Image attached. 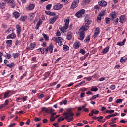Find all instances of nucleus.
Returning <instances> with one entry per match:
<instances>
[{
  "instance_id": "12",
  "label": "nucleus",
  "mask_w": 127,
  "mask_h": 127,
  "mask_svg": "<svg viewBox=\"0 0 127 127\" xmlns=\"http://www.w3.org/2000/svg\"><path fill=\"white\" fill-rule=\"evenodd\" d=\"M100 33V28H96L95 32H94V38H96L98 36V34H99Z\"/></svg>"
},
{
  "instance_id": "20",
  "label": "nucleus",
  "mask_w": 127,
  "mask_h": 127,
  "mask_svg": "<svg viewBox=\"0 0 127 127\" xmlns=\"http://www.w3.org/2000/svg\"><path fill=\"white\" fill-rule=\"evenodd\" d=\"M110 15L111 16V20L112 21H114V19L117 18V13L115 12H113Z\"/></svg>"
},
{
  "instance_id": "33",
  "label": "nucleus",
  "mask_w": 127,
  "mask_h": 127,
  "mask_svg": "<svg viewBox=\"0 0 127 127\" xmlns=\"http://www.w3.org/2000/svg\"><path fill=\"white\" fill-rule=\"evenodd\" d=\"M105 22L107 24H109L111 23V18L106 17L105 18Z\"/></svg>"
},
{
  "instance_id": "8",
  "label": "nucleus",
  "mask_w": 127,
  "mask_h": 127,
  "mask_svg": "<svg viewBox=\"0 0 127 127\" xmlns=\"http://www.w3.org/2000/svg\"><path fill=\"white\" fill-rule=\"evenodd\" d=\"M89 29V27L86 24H83L82 26L80 28V30H82V31H86Z\"/></svg>"
},
{
  "instance_id": "37",
  "label": "nucleus",
  "mask_w": 127,
  "mask_h": 127,
  "mask_svg": "<svg viewBox=\"0 0 127 127\" xmlns=\"http://www.w3.org/2000/svg\"><path fill=\"white\" fill-rule=\"evenodd\" d=\"M52 6V4H48L46 6V9L47 10H50V9H51V7Z\"/></svg>"
},
{
  "instance_id": "19",
  "label": "nucleus",
  "mask_w": 127,
  "mask_h": 127,
  "mask_svg": "<svg viewBox=\"0 0 127 127\" xmlns=\"http://www.w3.org/2000/svg\"><path fill=\"white\" fill-rule=\"evenodd\" d=\"M56 19H57V17H54L51 18L49 21L50 24H53V23H54V22H55V21H56Z\"/></svg>"
},
{
  "instance_id": "2",
  "label": "nucleus",
  "mask_w": 127,
  "mask_h": 127,
  "mask_svg": "<svg viewBox=\"0 0 127 127\" xmlns=\"http://www.w3.org/2000/svg\"><path fill=\"white\" fill-rule=\"evenodd\" d=\"M69 23H70V20L69 19H66L65 20V25L64 27H62L60 28L61 31H62L64 33L66 32V30H67V29H68L69 27Z\"/></svg>"
},
{
  "instance_id": "58",
  "label": "nucleus",
  "mask_w": 127,
  "mask_h": 127,
  "mask_svg": "<svg viewBox=\"0 0 127 127\" xmlns=\"http://www.w3.org/2000/svg\"><path fill=\"white\" fill-rule=\"evenodd\" d=\"M110 89L111 90H115V89H116V86L113 85H111V87H110Z\"/></svg>"
},
{
  "instance_id": "48",
  "label": "nucleus",
  "mask_w": 127,
  "mask_h": 127,
  "mask_svg": "<svg viewBox=\"0 0 127 127\" xmlns=\"http://www.w3.org/2000/svg\"><path fill=\"white\" fill-rule=\"evenodd\" d=\"M12 29V28H9V29L6 31V33H7V34H8V33H10V31H11Z\"/></svg>"
},
{
  "instance_id": "54",
  "label": "nucleus",
  "mask_w": 127,
  "mask_h": 127,
  "mask_svg": "<svg viewBox=\"0 0 127 127\" xmlns=\"http://www.w3.org/2000/svg\"><path fill=\"white\" fill-rule=\"evenodd\" d=\"M20 20H21V21H25V17L22 16L20 18Z\"/></svg>"
},
{
  "instance_id": "40",
  "label": "nucleus",
  "mask_w": 127,
  "mask_h": 127,
  "mask_svg": "<svg viewBox=\"0 0 127 127\" xmlns=\"http://www.w3.org/2000/svg\"><path fill=\"white\" fill-rule=\"evenodd\" d=\"M90 39H91V37H90V35H88L85 39L84 41H86V42H88V41H90Z\"/></svg>"
},
{
  "instance_id": "62",
  "label": "nucleus",
  "mask_w": 127,
  "mask_h": 127,
  "mask_svg": "<svg viewBox=\"0 0 127 127\" xmlns=\"http://www.w3.org/2000/svg\"><path fill=\"white\" fill-rule=\"evenodd\" d=\"M83 123H77L76 124V126H78V127H82V126H83Z\"/></svg>"
},
{
  "instance_id": "51",
  "label": "nucleus",
  "mask_w": 127,
  "mask_h": 127,
  "mask_svg": "<svg viewBox=\"0 0 127 127\" xmlns=\"http://www.w3.org/2000/svg\"><path fill=\"white\" fill-rule=\"evenodd\" d=\"M19 55V54L18 53L13 54V57L14 58H17Z\"/></svg>"
},
{
  "instance_id": "29",
  "label": "nucleus",
  "mask_w": 127,
  "mask_h": 127,
  "mask_svg": "<svg viewBox=\"0 0 127 127\" xmlns=\"http://www.w3.org/2000/svg\"><path fill=\"white\" fill-rule=\"evenodd\" d=\"M109 49H110V47L107 46L104 49L102 53H107L108 51H109Z\"/></svg>"
},
{
  "instance_id": "28",
  "label": "nucleus",
  "mask_w": 127,
  "mask_h": 127,
  "mask_svg": "<svg viewBox=\"0 0 127 127\" xmlns=\"http://www.w3.org/2000/svg\"><path fill=\"white\" fill-rule=\"evenodd\" d=\"M45 13L46 14H47V15H51V16H53V15H56V14H55V13H53L50 11H45Z\"/></svg>"
},
{
  "instance_id": "36",
  "label": "nucleus",
  "mask_w": 127,
  "mask_h": 127,
  "mask_svg": "<svg viewBox=\"0 0 127 127\" xmlns=\"http://www.w3.org/2000/svg\"><path fill=\"white\" fill-rule=\"evenodd\" d=\"M104 117L102 116H100L99 117H96V116H94L92 117V119H93L94 120H97V119H103Z\"/></svg>"
},
{
  "instance_id": "6",
  "label": "nucleus",
  "mask_w": 127,
  "mask_h": 127,
  "mask_svg": "<svg viewBox=\"0 0 127 127\" xmlns=\"http://www.w3.org/2000/svg\"><path fill=\"white\" fill-rule=\"evenodd\" d=\"M34 47H35V43H31L30 45L27 46V48L29 50H33Z\"/></svg>"
},
{
  "instance_id": "10",
  "label": "nucleus",
  "mask_w": 127,
  "mask_h": 127,
  "mask_svg": "<svg viewBox=\"0 0 127 127\" xmlns=\"http://www.w3.org/2000/svg\"><path fill=\"white\" fill-rule=\"evenodd\" d=\"M15 37H16V35L14 33H12L7 36V39H10V38H11L13 39V38H15Z\"/></svg>"
},
{
  "instance_id": "42",
  "label": "nucleus",
  "mask_w": 127,
  "mask_h": 127,
  "mask_svg": "<svg viewBox=\"0 0 127 127\" xmlns=\"http://www.w3.org/2000/svg\"><path fill=\"white\" fill-rule=\"evenodd\" d=\"M98 89L97 87H94V88H92L91 89V91H92V92H97V91H98Z\"/></svg>"
},
{
  "instance_id": "4",
  "label": "nucleus",
  "mask_w": 127,
  "mask_h": 127,
  "mask_svg": "<svg viewBox=\"0 0 127 127\" xmlns=\"http://www.w3.org/2000/svg\"><path fill=\"white\" fill-rule=\"evenodd\" d=\"M106 15V11H102L100 12L99 14V17H97V20H100L102 19V17Z\"/></svg>"
},
{
  "instance_id": "64",
  "label": "nucleus",
  "mask_w": 127,
  "mask_h": 127,
  "mask_svg": "<svg viewBox=\"0 0 127 127\" xmlns=\"http://www.w3.org/2000/svg\"><path fill=\"white\" fill-rule=\"evenodd\" d=\"M15 125H16V123H13V124L10 125L9 126V127H14V126H15Z\"/></svg>"
},
{
  "instance_id": "22",
  "label": "nucleus",
  "mask_w": 127,
  "mask_h": 127,
  "mask_svg": "<svg viewBox=\"0 0 127 127\" xmlns=\"http://www.w3.org/2000/svg\"><path fill=\"white\" fill-rule=\"evenodd\" d=\"M120 22L121 23H123V21H125L126 20V16L125 15H121L120 17Z\"/></svg>"
},
{
  "instance_id": "45",
  "label": "nucleus",
  "mask_w": 127,
  "mask_h": 127,
  "mask_svg": "<svg viewBox=\"0 0 127 127\" xmlns=\"http://www.w3.org/2000/svg\"><path fill=\"white\" fill-rule=\"evenodd\" d=\"M122 99H117L116 101V103H117V104H120V103H122Z\"/></svg>"
},
{
  "instance_id": "14",
  "label": "nucleus",
  "mask_w": 127,
  "mask_h": 127,
  "mask_svg": "<svg viewBox=\"0 0 127 127\" xmlns=\"http://www.w3.org/2000/svg\"><path fill=\"white\" fill-rule=\"evenodd\" d=\"M35 7V5L33 4H31L29 5V6L26 7L27 10H32L34 9V7Z\"/></svg>"
},
{
  "instance_id": "17",
  "label": "nucleus",
  "mask_w": 127,
  "mask_h": 127,
  "mask_svg": "<svg viewBox=\"0 0 127 127\" xmlns=\"http://www.w3.org/2000/svg\"><path fill=\"white\" fill-rule=\"evenodd\" d=\"M49 51L50 53H52L53 51V45L52 44H50L49 46L48 47V52Z\"/></svg>"
},
{
  "instance_id": "52",
  "label": "nucleus",
  "mask_w": 127,
  "mask_h": 127,
  "mask_svg": "<svg viewBox=\"0 0 127 127\" xmlns=\"http://www.w3.org/2000/svg\"><path fill=\"white\" fill-rule=\"evenodd\" d=\"M6 57L7 59H10V58L11 57V55L10 54L7 53L6 55Z\"/></svg>"
},
{
  "instance_id": "46",
  "label": "nucleus",
  "mask_w": 127,
  "mask_h": 127,
  "mask_svg": "<svg viewBox=\"0 0 127 127\" xmlns=\"http://www.w3.org/2000/svg\"><path fill=\"white\" fill-rule=\"evenodd\" d=\"M63 48L64 49V50H68V49H69V47H68L67 45H64Z\"/></svg>"
},
{
  "instance_id": "31",
  "label": "nucleus",
  "mask_w": 127,
  "mask_h": 127,
  "mask_svg": "<svg viewBox=\"0 0 127 127\" xmlns=\"http://www.w3.org/2000/svg\"><path fill=\"white\" fill-rule=\"evenodd\" d=\"M53 9L55 10H59V9H60V7H59V4H57L56 5H54L53 7Z\"/></svg>"
},
{
  "instance_id": "23",
  "label": "nucleus",
  "mask_w": 127,
  "mask_h": 127,
  "mask_svg": "<svg viewBox=\"0 0 127 127\" xmlns=\"http://www.w3.org/2000/svg\"><path fill=\"white\" fill-rule=\"evenodd\" d=\"M41 24H42V21H41V19H40L36 25V29H38V28H39V26H40Z\"/></svg>"
},
{
  "instance_id": "44",
  "label": "nucleus",
  "mask_w": 127,
  "mask_h": 127,
  "mask_svg": "<svg viewBox=\"0 0 127 127\" xmlns=\"http://www.w3.org/2000/svg\"><path fill=\"white\" fill-rule=\"evenodd\" d=\"M94 115V109L91 111L90 113L89 114V117H93Z\"/></svg>"
},
{
  "instance_id": "5",
  "label": "nucleus",
  "mask_w": 127,
  "mask_h": 127,
  "mask_svg": "<svg viewBox=\"0 0 127 127\" xmlns=\"http://www.w3.org/2000/svg\"><path fill=\"white\" fill-rule=\"evenodd\" d=\"M79 3V1H74L72 2L71 6L70 7L71 9H75L77 6H78V4Z\"/></svg>"
},
{
  "instance_id": "34",
  "label": "nucleus",
  "mask_w": 127,
  "mask_h": 127,
  "mask_svg": "<svg viewBox=\"0 0 127 127\" xmlns=\"http://www.w3.org/2000/svg\"><path fill=\"white\" fill-rule=\"evenodd\" d=\"M127 60V58L126 57H122L120 59V62L122 63L123 62H125Z\"/></svg>"
},
{
  "instance_id": "38",
  "label": "nucleus",
  "mask_w": 127,
  "mask_h": 127,
  "mask_svg": "<svg viewBox=\"0 0 127 127\" xmlns=\"http://www.w3.org/2000/svg\"><path fill=\"white\" fill-rule=\"evenodd\" d=\"M119 23V18H116V20L113 22L114 25H117Z\"/></svg>"
},
{
  "instance_id": "50",
  "label": "nucleus",
  "mask_w": 127,
  "mask_h": 127,
  "mask_svg": "<svg viewBox=\"0 0 127 127\" xmlns=\"http://www.w3.org/2000/svg\"><path fill=\"white\" fill-rule=\"evenodd\" d=\"M40 51H41L42 54H44V48H40Z\"/></svg>"
},
{
  "instance_id": "41",
  "label": "nucleus",
  "mask_w": 127,
  "mask_h": 127,
  "mask_svg": "<svg viewBox=\"0 0 127 127\" xmlns=\"http://www.w3.org/2000/svg\"><path fill=\"white\" fill-rule=\"evenodd\" d=\"M86 24L88 25V26L89 27V25H90V24H91V22H92V21L89 20H86Z\"/></svg>"
},
{
  "instance_id": "60",
  "label": "nucleus",
  "mask_w": 127,
  "mask_h": 127,
  "mask_svg": "<svg viewBox=\"0 0 127 127\" xmlns=\"http://www.w3.org/2000/svg\"><path fill=\"white\" fill-rule=\"evenodd\" d=\"M44 50L45 53H46V54H47V53L48 52V47H47V48H44Z\"/></svg>"
},
{
  "instance_id": "47",
  "label": "nucleus",
  "mask_w": 127,
  "mask_h": 127,
  "mask_svg": "<svg viewBox=\"0 0 127 127\" xmlns=\"http://www.w3.org/2000/svg\"><path fill=\"white\" fill-rule=\"evenodd\" d=\"M80 53H81L82 54H85L86 53V52L85 51V50L84 49H81L80 51Z\"/></svg>"
},
{
  "instance_id": "61",
  "label": "nucleus",
  "mask_w": 127,
  "mask_h": 127,
  "mask_svg": "<svg viewBox=\"0 0 127 127\" xmlns=\"http://www.w3.org/2000/svg\"><path fill=\"white\" fill-rule=\"evenodd\" d=\"M85 97V93H81L80 94L81 98H84Z\"/></svg>"
},
{
  "instance_id": "27",
  "label": "nucleus",
  "mask_w": 127,
  "mask_h": 127,
  "mask_svg": "<svg viewBox=\"0 0 127 127\" xmlns=\"http://www.w3.org/2000/svg\"><path fill=\"white\" fill-rule=\"evenodd\" d=\"M125 42H126V39H124L122 42H118L117 44L119 46H123V45H125Z\"/></svg>"
},
{
  "instance_id": "30",
  "label": "nucleus",
  "mask_w": 127,
  "mask_h": 127,
  "mask_svg": "<svg viewBox=\"0 0 127 127\" xmlns=\"http://www.w3.org/2000/svg\"><path fill=\"white\" fill-rule=\"evenodd\" d=\"M7 67H8L9 68H12V67H14V63H12L10 64H5Z\"/></svg>"
},
{
  "instance_id": "55",
  "label": "nucleus",
  "mask_w": 127,
  "mask_h": 127,
  "mask_svg": "<svg viewBox=\"0 0 127 127\" xmlns=\"http://www.w3.org/2000/svg\"><path fill=\"white\" fill-rule=\"evenodd\" d=\"M61 35V33L59 31H57L56 33V36H60Z\"/></svg>"
},
{
  "instance_id": "1",
  "label": "nucleus",
  "mask_w": 127,
  "mask_h": 127,
  "mask_svg": "<svg viewBox=\"0 0 127 127\" xmlns=\"http://www.w3.org/2000/svg\"><path fill=\"white\" fill-rule=\"evenodd\" d=\"M72 108H68L66 112L64 113V116H66L65 118H61V121H64V120H67V122H72V121H74V113L72 112Z\"/></svg>"
},
{
  "instance_id": "53",
  "label": "nucleus",
  "mask_w": 127,
  "mask_h": 127,
  "mask_svg": "<svg viewBox=\"0 0 127 127\" xmlns=\"http://www.w3.org/2000/svg\"><path fill=\"white\" fill-rule=\"evenodd\" d=\"M51 122H54L55 121V118L53 117V116H51L50 118Z\"/></svg>"
},
{
  "instance_id": "24",
  "label": "nucleus",
  "mask_w": 127,
  "mask_h": 127,
  "mask_svg": "<svg viewBox=\"0 0 127 127\" xmlns=\"http://www.w3.org/2000/svg\"><path fill=\"white\" fill-rule=\"evenodd\" d=\"M13 91L9 90L6 92L4 94V98H7L8 97V95L10 94V93H12Z\"/></svg>"
},
{
  "instance_id": "11",
  "label": "nucleus",
  "mask_w": 127,
  "mask_h": 127,
  "mask_svg": "<svg viewBox=\"0 0 127 127\" xmlns=\"http://www.w3.org/2000/svg\"><path fill=\"white\" fill-rule=\"evenodd\" d=\"M80 40H84V38H85V32L84 31H82L80 32Z\"/></svg>"
},
{
  "instance_id": "18",
  "label": "nucleus",
  "mask_w": 127,
  "mask_h": 127,
  "mask_svg": "<svg viewBox=\"0 0 127 127\" xmlns=\"http://www.w3.org/2000/svg\"><path fill=\"white\" fill-rule=\"evenodd\" d=\"M16 29H17V34L18 36L19 35V34H20V32H21V27L20 26V25H16Z\"/></svg>"
},
{
  "instance_id": "13",
  "label": "nucleus",
  "mask_w": 127,
  "mask_h": 127,
  "mask_svg": "<svg viewBox=\"0 0 127 127\" xmlns=\"http://www.w3.org/2000/svg\"><path fill=\"white\" fill-rule=\"evenodd\" d=\"M58 44L59 45H62L63 44V43H64V40H63V39H62V38L59 37H58Z\"/></svg>"
},
{
  "instance_id": "7",
  "label": "nucleus",
  "mask_w": 127,
  "mask_h": 127,
  "mask_svg": "<svg viewBox=\"0 0 127 127\" xmlns=\"http://www.w3.org/2000/svg\"><path fill=\"white\" fill-rule=\"evenodd\" d=\"M99 5L100 6L105 7L107 6V2L105 0H101L98 2Z\"/></svg>"
},
{
  "instance_id": "16",
  "label": "nucleus",
  "mask_w": 127,
  "mask_h": 127,
  "mask_svg": "<svg viewBox=\"0 0 127 127\" xmlns=\"http://www.w3.org/2000/svg\"><path fill=\"white\" fill-rule=\"evenodd\" d=\"M90 1L89 0H81V5L84 6L85 5H87V4H89Z\"/></svg>"
},
{
  "instance_id": "35",
  "label": "nucleus",
  "mask_w": 127,
  "mask_h": 127,
  "mask_svg": "<svg viewBox=\"0 0 127 127\" xmlns=\"http://www.w3.org/2000/svg\"><path fill=\"white\" fill-rule=\"evenodd\" d=\"M42 35L44 36V38H45V40L47 41L48 39H49V38L47 36V35L45 34L44 33L42 34Z\"/></svg>"
},
{
  "instance_id": "59",
  "label": "nucleus",
  "mask_w": 127,
  "mask_h": 127,
  "mask_svg": "<svg viewBox=\"0 0 127 127\" xmlns=\"http://www.w3.org/2000/svg\"><path fill=\"white\" fill-rule=\"evenodd\" d=\"M35 122H39V121H41V119H39L37 117H36L35 119H34Z\"/></svg>"
},
{
  "instance_id": "39",
  "label": "nucleus",
  "mask_w": 127,
  "mask_h": 127,
  "mask_svg": "<svg viewBox=\"0 0 127 127\" xmlns=\"http://www.w3.org/2000/svg\"><path fill=\"white\" fill-rule=\"evenodd\" d=\"M30 16V19L31 20L33 19L34 17V13H30L29 15Z\"/></svg>"
},
{
  "instance_id": "21",
  "label": "nucleus",
  "mask_w": 127,
  "mask_h": 127,
  "mask_svg": "<svg viewBox=\"0 0 127 127\" xmlns=\"http://www.w3.org/2000/svg\"><path fill=\"white\" fill-rule=\"evenodd\" d=\"M72 32H68L67 34L66 39H67V40H71V39H72Z\"/></svg>"
},
{
  "instance_id": "43",
  "label": "nucleus",
  "mask_w": 127,
  "mask_h": 127,
  "mask_svg": "<svg viewBox=\"0 0 127 127\" xmlns=\"http://www.w3.org/2000/svg\"><path fill=\"white\" fill-rule=\"evenodd\" d=\"M52 40L57 43L58 42V37H53Z\"/></svg>"
},
{
  "instance_id": "57",
  "label": "nucleus",
  "mask_w": 127,
  "mask_h": 127,
  "mask_svg": "<svg viewBox=\"0 0 127 127\" xmlns=\"http://www.w3.org/2000/svg\"><path fill=\"white\" fill-rule=\"evenodd\" d=\"M94 9L96 10H99V9H100V7H99V5H96L94 6Z\"/></svg>"
},
{
  "instance_id": "9",
  "label": "nucleus",
  "mask_w": 127,
  "mask_h": 127,
  "mask_svg": "<svg viewBox=\"0 0 127 127\" xmlns=\"http://www.w3.org/2000/svg\"><path fill=\"white\" fill-rule=\"evenodd\" d=\"M5 3H8L10 5H11L13 8L14 7V5H15V3L12 0H5Z\"/></svg>"
},
{
  "instance_id": "25",
  "label": "nucleus",
  "mask_w": 127,
  "mask_h": 127,
  "mask_svg": "<svg viewBox=\"0 0 127 127\" xmlns=\"http://www.w3.org/2000/svg\"><path fill=\"white\" fill-rule=\"evenodd\" d=\"M6 44L7 46L9 47H10L11 45H12V40H8L6 41Z\"/></svg>"
},
{
  "instance_id": "49",
  "label": "nucleus",
  "mask_w": 127,
  "mask_h": 127,
  "mask_svg": "<svg viewBox=\"0 0 127 127\" xmlns=\"http://www.w3.org/2000/svg\"><path fill=\"white\" fill-rule=\"evenodd\" d=\"M53 112H54V109H48V114H51L52 113H53Z\"/></svg>"
},
{
  "instance_id": "63",
  "label": "nucleus",
  "mask_w": 127,
  "mask_h": 127,
  "mask_svg": "<svg viewBox=\"0 0 127 127\" xmlns=\"http://www.w3.org/2000/svg\"><path fill=\"white\" fill-rule=\"evenodd\" d=\"M19 44H20V41H18V40H17L16 41L15 45H19Z\"/></svg>"
},
{
  "instance_id": "32",
  "label": "nucleus",
  "mask_w": 127,
  "mask_h": 127,
  "mask_svg": "<svg viewBox=\"0 0 127 127\" xmlns=\"http://www.w3.org/2000/svg\"><path fill=\"white\" fill-rule=\"evenodd\" d=\"M42 111L41 112H45V113H48V109L47 108L44 107L41 108Z\"/></svg>"
},
{
  "instance_id": "15",
  "label": "nucleus",
  "mask_w": 127,
  "mask_h": 127,
  "mask_svg": "<svg viewBox=\"0 0 127 127\" xmlns=\"http://www.w3.org/2000/svg\"><path fill=\"white\" fill-rule=\"evenodd\" d=\"M81 46V44L79 42H75L73 45V47L75 49H78L79 47Z\"/></svg>"
},
{
  "instance_id": "3",
  "label": "nucleus",
  "mask_w": 127,
  "mask_h": 127,
  "mask_svg": "<svg viewBox=\"0 0 127 127\" xmlns=\"http://www.w3.org/2000/svg\"><path fill=\"white\" fill-rule=\"evenodd\" d=\"M85 12H86V10H85V9H81L78 11L75 14V15L77 17L80 18V17H82L83 14H85Z\"/></svg>"
},
{
  "instance_id": "26",
  "label": "nucleus",
  "mask_w": 127,
  "mask_h": 127,
  "mask_svg": "<svg viewBox=\"0 0 127 127\" xmlns=\"http://www.w3.org/2000/svg\"><path fill=\"white\" fill-rule=\"evenodd\" d=\"M13 15L15 18H18L20 16V14L18 12H14L13 13Z\"/></svg>"
},
{
  "instance_id": "56",
  "label": "nucleus",
  "mask_w": 127,
  "mask_h": 127,
  "mask_svg": "<svg viewBox=\"0 0 127 127\" xmlns=\"http://www.w3.org/2000/svg\"><path fill=\"white\" fill-rule=\"evenodd\" d=\"M6 105H7V104H2L0 106V109H2V108L5 107L6 106Z\"/></svg>"
}]
</instances>
